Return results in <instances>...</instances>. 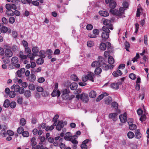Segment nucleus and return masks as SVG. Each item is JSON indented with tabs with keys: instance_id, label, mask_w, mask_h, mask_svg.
Instances as JSON below:
<instances>
[{
	"instance_id": "1",
	"label": "nucleus",
	"mask_w": 149,
	"mask_h": 149,
	"mask_svg": "<svg viewBox=\"0 0 149 149\" xmlns=\"http://www.w3.org/2000/svg\"><path fill=\"white\" fill-rule=\"evenodd\" d=\"M102 33L101 34L102 41H106L109 37V33L110 31L105 27H103L101 29Z\"/></svg>"
},
{
	"instance_id": "2",
	"label": "nucleus",
	"mask_w": 149,
	"mask_h": 149,
	"mask_svg": "<svg viewBox=\"0 0 149 149\" xmlns=\"http://www.w3.org/2000/svg\"><path fill=\"white\" fill-rule=\"evenodd\" d=\"M95 76V74L93 73L88 72L86 75H84L82 77V80L84 82H86L88 80H89L92 82H94V79Z\"/></svg>"
},
{
	"instance_id": "3",
	"label": "nucleus",
	"mask_w": 149,
	"mask_h": 149,
	"mask_svg": "<svg viewBox=\"0 0 149 149\" xmlns=\"http://www.w3.org/2000/svg\"><path fill=\"white\" fill-rule=\"evenodd\" d=\"M78 137L76 135L71 136V133L68 132L65 134V136H64V139L67 141H71L72 143H76L77 141L76 140Z\"/></svg>"
},
{
	"instance_id": "4",
	"label": "nucleus",
	"mask_w": 149,
	"mask_h": 149,
	"mask_svg": "<svg viewBox=\"0 0 149 149\" xmlns=\"http://www.w3.org/2000/svg\"><path fill=\"white\" fill-rule=\"evenodd\" d=\"M103 24L105 26L103 27H105L108 29L113 30V27L112 24H111V20L107 19H104L103 21Z\"/></svg>"
},
{
	"instance_id": "5",
	"label": "nucleus",
	"mask_w": 149,
	"mask_h": 149,
	"mask_svg": "<svg viewBox=\"0 0 149 149\" xmlns=\"http://www.w3.org/2000/svg\"><path fill=\"white\" fill-rule=\"evenodd\" d=\"M19 61L18 58L16 56H14L11 59V63L13 64H14L16 68H19L20 67V65L18 63Z\"/></svg>"
},
{
	"instance_id": "6",
	"label": "nucleus",
	"mask_w": 149,
	"mask_h": 149,
	"mask_svg": "<svg viewBox=\"0 0 149 149\" xmlns=\"http://www.w3.org/2000/svg\"><path fill=\"white\" fill-rule=\"evenodd\" d=\"M66 121H59L57 124V123H56V129L58 130H60L64 125H66Z\"/></svg>"
},
{
	"instance_id": "7",
	"label": "nucleus",
	"mask_w": 149,
	"mask_h": 149,
	"mask_svg": "<svg viewBox=\"0 0 149 149\" xmlns=\"http://www.w3.org/2000/svg\"><path fill=\"white\" fill-rule=\"evenodd\" d=\"M105 2L107 4L109 3V6L112 9H114L116 5V3L114 0H105Z\"/></svg>"
},
{
	"instance_id": "8",
	"label": "nucleus",
	"mask_w": 149,
	"mask_h": 149,
	"mask_svg": "<svg viewBox=\"0 0 149 149\" xmlns=\"http://www.w3.org/2000/svg\"><path fill=\"white\" fill-rule=\"evenodd\" d=\"M34 69H32L31 71V74L27 78V80L33 82L35 81L36 79V76L34 74Z\"/></svg>"
},
{
	"instance_id": "9",
	"label": "nucleus",
	"mask_w": 149,
	"mask_h": 149,
	"mask_svg": "<svg viewBox=\"0 0 149 149\" xmlns=\"http://www.w3.org/2000/svg\"><path fill=\"white\" fill-rule=\"evenodd\" d=\"M127 115L126 113H125L123 114L120 115L119 118L121 123H124L127 121Z\"/></svg>"
},
{
	"instance_id": "10",
	"label": "nucleus",
	"mask_w": 149,
	"mask_h": 149,
	"mask_svg": "<svg viewBox=\"0 0 149 149\" xmlns=\"http://www.w3.org/2000/svg\"><path fill=\"white\" fill-rule=\"evenodd\" d=\"M80 99L86 103L89 100L88 94L86 93H83L81 94Z\"/></svg>"
},
{
	"instance_id": "11",
	"label": "nucleus",
	"mask_w": 149,
	"mask_h": 149,
	"mask_svg": "<svg viewBox=\"0 0 149 149\" xmlns=\"http://www.w3.org/2000/svg\"><path fill=\"white\" fill-rule=\"evenodd\" d=\"M125 9L123 7H120L119 8V11H118L116 12V14L118 16L121 17L124 14V10Z\"/></svg>"
},
{
	"instance_id": "12",
	"label": "nucleus",
	"mask_w": 149,
	"mask_h": 149,
	"mask_svg": "<svg viewBox=\"0 0 149 149\" xmlns=\"http://www.w3.org/2000/svg\"><path fill=\"white\" fill-rule=\"evenodd\" d=\"M6 56L7 57H11L13 55V53L12 51L10 49H6L4 52Z\"/></svg>"
},
{
	"instance_id": "13",
	"label": "nucleus",
	"mask_w": 149,
	"mask_h": 149,
	"mask_svg": "<svg viewBox=\"0 0 149 149\" xmlns=\"http://www.w3.org/2000/svg\"><path fill=\"white\" fill-rule=\"evenodd\" d=\"M118 114L117 113H111L109 114V116L110 119H112L114 121H116L117 120V116Z\"/></svg>"
},
{
	"instance_id": "14",
	"label": "nucleus",
	"mask_w": 149,
	"mask_h": 149,
	"mask_svg": "<svg viewBox=\"0 0 149 149\" xmlns=\"http://www.w3.org/2000/svg\"><path fill=\"white\" fill-rule=\"evenodd\" d=\"M135 134L134 136H135V138L136 139H140L141 137L142 134L140 132L139 129H138L135 131Z\"/></svg>"
},
{
	"instance_id": "15",
	"label": "nucleus",
	"mask_w": 149,
	"mask_h": 149,
	"mask_svg": "<svg viewBox=\"0 0 149 149\" xmlns=\"http://www.w3.org/2000/svg\"><path fill=\"white\" fill-rule=\"evenodd\" d=\"M118 107V104L115 102H113L111 103V107L115 109H117L116 111L118 113H120V111L119 110L117 109Z\"/></svg>"
},
{
	"instance_id": "16",
	"label": "nucleus",
	"mask_w": 149,
	"mask_h": 149,
	"mask_svg": "<svg viewBox=\"0 0 149 149\" xmlns=\"http://www.w3.org/2000/svg\"><path fill=\"white\" fill-rule=\"evenodd\" d=\"M39 51V48L37 46L33 47L32 48V51L35 54V56H38V53Z\"/></svg>"
},
{
	"instance_id": "17",
	"label": "nucleus",
	"mask_w": 149,
	"mask_h": 149,
	"mask_svg": "<svg viewBox=\"0 0 149 149\" xmlns=\"http://www.w3.org/2000/svg\"><path fill=\"white\" fill-rule=\"evenodd\" d=\"M60 95V91L58 90L56 91V90H54L52 93V95L53 97H55L56 96L59 97Z\"/></svg>"
},
{
	"instance_id": "18",
	"label": "nucleus",
	"mask_w": 149,
	"mask_h": 149,
	"mask_svg": "<svg viewBox=\"0 0 149 149\" xmlns=\"http://www.w3.org/2000/svg\"><path fill=\"white\" fill-rule=\"evenodd\" d=\"M77 84L76 83L73 82L70 84V87L71 90H74L77 89Z\"/></svg>"
},
{
	"instance_id": "19",
	"label": "nucleus",
	"mask_w": 149,
	"mask_h": 149,
	"mask_svg": "<svg viewBox=\"0 0 149 149\" xmlns=\"http://www.w3.org/2000/svg\"><path fill=\"white\" fill-rule=\"evenodd\" d=\"M112 101V98L110 96H108L104 99V103L107 104H109Z\"/></svg>"
},
{
	"instance_id": "20",
	"label": "nucleus",
	"mask_w": 149,
	"mask_h": 149,
	"mask_svg": "<svg viewBox=\"0 0 149 149\" xmlns=\"http://www.w3.org/2000/svg\"><path fill=\"white\" fill-rule=\"evenodd\" d=\"M70 91L68 88L64 89L62 91V96L63 97H65L70 93Z\"/></svg>"
},
{
	"instance_id": "21",
	"label": "nucleus",
	"mask_w": 149,
	"mask_h": 149,
	"mask_svg": "<svg viewBox=\"0 0 149 149\" xmlns=\"http://www.w3.org/2000/svg\"><path fill=\"white\" fill-rule=\"evenodd\" d=\"M98 61L100 63V65L101 66L102 64L106 62L102 56H99L98 57Z\"/></svg>"
},
{
	"instance_id": "22",
	"label": "nucleus",
	"mask_w": 149,
	"mask_h": 149,
	"mask_svg": "<svg viewBox=\"0 0 149 149\" xmlns=\"http://www.w3.org/2000/svg\"><path fill=\"white\" fill-rule=\"evenodd\" d=\"M106 44L107 46V49L109 52L111 53L113 52V47L111 45V43L109 42H107Z\"/></svg>"
},
{
	"instance_id": "23",
	"label": "nucleus",
	"mask_w": 149,
	"mask_h": 149,
	"mask_svg": "<svg viewBox=\"0 0 149 149\" xmlns=\"http://www.w3.org/2000/svg\"><path fill=\"white\" fill-rule=\"evenodd\" d=\"M106 47L107 45L105 43L102 42L100 44L99 47L101 50L102 51L105 50Z\"/></svg>"
},
{
	"instance_id": "24",
	"label": "nucleus",
	"mask_w": 149,
	"mask_h": 149,
	"mask_svg": "<svg viewBox=\"0 0 149 149\" xmlns=\"http://www.w3.org/2000/svg\"><path fill=\"white\" fill-rule=\"evenodd\" d=\"M100 15L102 16L106 17L109 16V13L106 11H100L99 12Z\"/></svg>"
},
{
	"instance_id": "25",
	"label": "nucleus",
	"mask_w": 149,
	"mask_h": 149,
	"mask_svg": "<svg viewBox=\"0 0 149 149\" xmlns=\"http://www.w3.org/2000/svg\"><path fill=\"white\" fill-rule=\"evenodd\" d=\"M56 125V124L55 123H54L51 126H47L45 128V130L46 131H48V130H52L54 129V127Z\"/></svg>"
},
{
	"instance_id": "26",
	"label": "nucleus",
	"mask_w": 149,
	"mask_h": 149,
	"mask_svg": "<svg viewBox=\"0 0 149 149\" xmlns=\"http://www.w3.org/2000/svg\"><path fill=\"white\" fill-rule=\"evenodd\" d=\"M46 53V52L44 50H41L39 52V54H40L39 56L40 58H44L46 57V56L45 55Z\"/></svg>"
},
{
	"instance_id": "27",
	"label": "nucleus",
	"mask_w": 149,
	"mask_h": 149,
	"mask_svg": "<svg viewBox=\"0 0 149 149\" xmlns=\"http://www.w3.org/2000/svg\"><path fill=\"white\" fill-rule=\"evenodd\" d=\"M19 57L22 59H25L27 58V55H23V53L22 52L20 51L19 52Z\"/></svg>"
},
{
	"instance_id": "28",
	"label": "nucleus",
	"mask_w": 149,
	"mask_h": 149,
	"mask_svg": "<svg viewBox=\"0 0 149 149\" xmlns=\"http://www.w3.org/2000/svg\"><path fill=\"white\" fill-rule=\"evenodd\" d=\"M92 67H100V63L98 61H93L91 64Z\"/></svg>"
},
{
	"instance_id": "29",
	"label": "nucleus",
	"mask_w": 149,
	"mask_h": 149,
	"mask_svg": "<svg viewBox=\"0 0 149 149\" xmlns=\"http://www.w3.org/2000/svg\"><path fill=\"white\" fill-rule=\"evenodd\" d=\"M96 96V92L94 91H91L89 93V96L91 97L94 98Z\"/></svg>"
},
{
	"instance_id": "30",
	"label": "nucleus",
	"mask_w": 149,
	"mask_h": 149,
	"mask_svg": "<svg viewBox=\"0 0 149 149\" xmlns=\"http://www.w3.org/2000/svg\"><path fill=\"white\" fill-rule=\"evenodd\" d=\"M24 93L25 96L27 98L30 97L31 94V91L29 90H26Z\"/></svg>"
},
{
	"instance_id": "31",
	"label": "nucleus",
	"mask_w": 149,
	"mask_h": 149,
	"mask_svg": "<svg viewBox=\"0 0 149 149\" xmlns=\"http://www.w3.org/2000/svg\"><path fill=\"white\" fill-rule=\"evenodd\" d=\"M102 67L104 70H107L109 68V65L107 64L106 63H104L102 64Z\"/></svg>"
},
{
	"instance_id": "32",
	"label": "nucleus",
	"mask_w": 149,
	"mask_h": 149,
	"mask_svg": "<svg viewBox=\"0 0 149 149\" xmlns=\"http://www.w3.org/2000/svg\"><path fill=\"white\" fill-rule=\"evenodd\" d=\"M36 141V139L34 137H32L31 139V146L33 147H35L34 146L37 144V142Z\"/></svg>"
},
{
	"instance_id": "33",
	"label": "nucleus",
	"mask_w": 149,
	"mask_h": 149,
	"mask_svg": "<svg viewBox=\"0 0 149 149\" xmlns=\"http://www.w3.org/2000/svg\"><path fill=\"white\" fill-rule=\"evenodd\" d=\"M10 101L8 99H6L4 102L3 106L4 107L7 108L9 106Z\"/></svg>"
},
{
	"instance_id": "34",
	"label": "nucleus",
	"mask_w": 149,
	"mask_h": 149,
	"mask_svg": "<svg viewBox=\"0 0 149 149\" xmlns=\"http://www.w3.org/2000/svg\"><path fill=\"white\" fill-rule=\"evenodd\" d=\"M102 69L100 67L96 68L95 70V73L97 75H98L102 72Z\"/></svg>"
},
{
	"instance_id": "35",
	"label": "nucleus",
	"mask_w": 149,
	"mask_h": 149,
	"mask_svg": "<svg viewBox=\"0 0 149 149\" xmlns=\"http://www.w3.org/2000/svg\"><path fill=\"white\" fill-rule=\"evenodd\" d=\"M127 136L129 139H132L135 136L134 133L131 131L128 132L127 134Z\"/></svg>"
},
{
	"instance_id": "36",
	"label": "nucleus",
	"mask_w": 149,
	"mask_h": 149,
	"mask_svg": "<svg viewBox=\"0 0 149 149\" xmlns=\"http://www.w3.org/2000/svg\"><path fill=\"white\" fill-rule=\"evenodd\" d=\"M35 54L31 53H29L27 55V57L29 58L31 61L33 60L35 58Z\"/></svg>"
},
{
	"instance_id": "37",
	"label": "nucleus",
	"mask_w": 149,
	"mask_h": 149,
	"mask_svg": "<svg viewBox=\"0 0 149 149\" xmlns=\"http://www.w3.org/2000/svg\"><path fill=\"white\" fill-rule=\"evenodd\" d=\"M108 61V63L110 64H112L114 63V59L111 56L109 57Z\"/></svg>"
},
{
	"instance_id": "38",
	"label": "nucleus",
	"mask_w": 149,
	"mask_h": 149,
	"mask_svg": "<svg viewBox=\"0 0 149 149\" xmlns=\"http://www.w3.org/2000/svg\"><path fill=\"white\" fill-rule=\"evenodd\" d=\"M111 86L112 88L116 89H118L119 88V85L116 83H113L111 84Z\"/></svg>"
},
{
	"instance_id": "39",
	"label": "nucleus",
	"mask_w": 149,
	"mask_h": 149,
	"mask_svg": "<svg viewBox=\"0 0 149 149\" xmlns=\"http://www.w3.org/2000/svg\"><path fill=\"white\" fill-rule=\"evenodd\" d=\"M47 127L46 124L45 123H43L39 125L38 128L39 129H43L46 128Z\"/></svg>"
},
{
	"instance_id": "40",
	"label": "nucleus",
	"mask_w": 149,
	"mask_h": 149,
	"mask_svg": "<svg viewBox=\"0 0 149 149\" xmlns=\"http://www.w3.org/2000/svg\"><path fill=\"white\" fill-rule=\"evenodd\" d=\"M43 58H38L36 61V63L38 64H42L44 63V59H43Z\"/></svg>"
},
{
	"instance_id": "41",
	"label": "nucleus",
	"mask_w": 149,
	"mask_h": 149,
	"mask_svg": "<svg viewBox=\"0 0 149 149\" xmlns=\"http://www.w3.org/2000/svg\"><path fill=\"white\" fill-rule=\"evenodd\" d=\"M129 128L132 130H134L136 128V126L135 125L132 124L131 125H129Z\"/></svg>"
},
{
	"instance_id": "42",
	"label": "nucleus",
	"mask_w": 149,
	"mask_h": 149,
	"mask_svg": "<svg viewBox=\"0 0 149 149\" xmlns=\"http://www.w3.org/2000/svg\"><path fill=\"white\" fill-rule=\"evenodd\" d=\"M24 131V129L23 127L21 126L19 127L17 130L18 133L19 134H22Z\"/></svg>"
},
{
	"instance_id": "43",
	"label": "nucleus",
	"mask_w": 149,
	"mask_h": 149,
	"mask_svg": "<svg viewBox=\"0 0 149 149\" xmlns=\"http://www.w3.org/2000/svg\"><path fill=\"white\" fill-rule=\"evenodd\" d=\"M16 94L15 91H10L8 94L9 96L11 98L14 97L15 96Z\"/></svg>"
},
{
	"instance_id": "44",
	"label": "nucleus",
	"mask_w": 149,
	"mask_h": 149,
	"mask_svg": "<svg viewBox=\"0 0 149 149\" xmlns=\"http://www.w3.org/2000/svg\"><path fill=\"white\" fill-rule=\"evenodd\" d=\"M11 49L14 52L19 51V48L16 45H13L11 47Z\"/></svg>"
},
{
	"instance_id": "45",
	"label": "nucleus",
	"mask_w": 149,
	"mask_h": 149,
	"mask_svg": "<svg viewBox=\"0 0 149 149\" xmlns=\"http://www.w3.org/2000/svg\"><path fill=\"white\" fill-rule=\"evenodd\" d=\"M139 57L140 56L139 54L137 53L136 56L132 59V61L134 63L135 61H137L138 59L139 58Z\"/></svg>"
},
{
	"instance_id": "46",
	"label": "nucleus",
	"mask_w": 149,
	"mask_h": 149,
	"mask_svg": "<svg viewBox=\"0 0 149 149\" xmlns=\"http://www.w3.org/2000/svg\"><path fill=\"white\" fill-rule=\"evenodd\" d=\"M6 14L9 16H13L14 15V12L11 9L9 10H6Z\"/></svg>"
},
{
	"instance_id": "47",
	"label": "nucleus",
	"mask_w": 149,
	"mask_h": 149,
	"mask_svg": "<svg viewBox=\"0 0 149 149\" xmlns=\"http://www.w3.org/2000/svg\"><path fill=\"white\" fill-rule=\"evenodd\" d=\"M22 134L23 137H28L29 135V132L26 131H24Z\"/></svg>"
},
{
	"instance_id": "48",
	"label": "nucleus",
	"mask_w": 149,
	"mask_h": 149,
	"mask_svg": "<svg viewBox=\"0 0 149 149\" xmlns=\"http://www.w3.org/2000/svg\"><path fill=\"white\" fill-rule=\"evenodd\" d=\"M20 124L22 126H24L26 123V120L24 118H22L20 120Z\"/></svg>"
},
{
	"instance_id": "49",
	"label": "nucleus",
	"mask_w": 149,
	"mask_h": 149,
	"mask_svg": "<svg viewBox=\"0 0 149 149\" xmlns=\"http://www.w3.org/2000/svg\"><path fill=\"white\" fill-rule=\"evenodd\" d=\"M125 49L127 51H129L128 49L130 47V44L127 41H126L125 43Z\"/></svg>"
},
{
	"instance_id": "50",
	"label": "nucleus",
	"mask_w": 149,
	"mask_h": 149,
	"mask_svg": "<svg viewBox=\"0 0 149 149\" xmlns=\"http://www.w3.org/2000/svg\"><path fill=\"white\" fill-rule=\"evenodd\" d=\"M71 79L74 81H77L78 78L75 74H73L71 76Z\"/></svg>"
},
{
	"instance_id": "51",
	"label": "nucleus",
	"mask_w": 149,
	"mask_h": 149,
	"mask_svg": "<svg viewBox=\"0 0 149 149\" xmlns=\"http://www.w3.org/2000/svg\"><path fill=\"white\" fill-rule=\"evenodd\" d=\"M16 103L15 102H12L10 103L9 106L12 108H14L16 106Z\"/></svg>"
},
{
	"instance_id": "52",
	"label": "nucleus",
	"mask_w": 149,
	"mask_h": 149,
	"mask_svg": "<svg viewBox=\"0 0 149 149\" xmlns=\"http://www.w3.org/2000/svg\"><path fill=\"white\" fill-rule=\"evenodd\" d=\"M15 21V18L13 17H11L9 18V22L10 23L13 24Z\"/></svg>"
},
{
	"instance_id": "53",
	"label": "nucleus",
	"mask_w": 149,
	"mask_h": 149,
	"mask_svg": "<svg viewBox=\"0 0 149 149\" xmlns=\"http://www.w3.org/2000/svg\"><path fill=\"white\" fill-rule=\"evenodd\" d=\"M3 60V62L5 64H8L10 62V61L9 59L7 58H5L4 57H3L2 58Z\"/></svg>"
},
{
	"instance_id": "54",
	"label": "nucleus",
	"mask_w": 149,
	"mask_h": 149,
	"mask_svg": "<svg viewBox=\"0 0 149 149\" xmlns=\"http://www.w3.org/2000/svg\"><path fill=\"white\" fill-rule=\"evenodd\" d=\"M129 77L132 80H134L136 78V75L132 73L130 74Z\"/></svg>"
},
{
	"instance_id": "55",
	"label": "nucleus",
	"mask_w": 149,
	"mask_h": 149,
	"mask_svg": "<svg viewBox=\"0 0 149 149\" xmlns=\"http://www.w3.org/2000/svg\"><path fill=\"white\" fill-rule=\"evenodd\" d=\"M2 31L3 33H5L7 32L8 30V28L5 26H3L1 27Z\"/></svg>"
},
{
	"instance_id": "56",
	"label": "nucleus",
	"mask_w": 149,
	"mask_h": 149,
	"mask_svg": "<svg viewBox=\"0 0 149 149\" xmlns=\"http://www.w3.org/2000/svg\"><path fill=\"white\" fill-rule=\"evenodd\" d=\"M7 134L10 136H13L14 134V132L10 130H8L6 132Z\"/></svg>"
},
{
	"instance_id": "57",
	"label": "nucleus",
	"mask_w": 149,
	"mask_h": 149,
	"mask_svg": "<svg viewBox=\"0 0 149 149\" xmlns=\"http://www.w3.org/2000/svg\"><path fill=\"white\" fill-rule=\"evenodd\" d=\"M104 97L103 95L101 94L99 95L96 99V101L97 102L100 101L101 99H103Z\"/></svg>"
},
{
	"instance_id": "58",
	"label": "nucleus",
	"mask_w": 149,
	"mask_h": 149,
	"mask_svg": "<svg viewBox=\"0 0 149 149\" xmlns=\"http://www.w3.org/2000/svg\"><path fill=\"white\" fill-rule=\"evenodd\" d=\"M87 45L89 47H91L92 46H93L94 43V42L93 41H88L87 42Z\"/></svg>"
},
{
	"instance_id": "59",
	"label": "nucleus",
	"mask_w": 149,
	"mask_h": 149,
	"mask_svg": "<svg viewBox=\"0 0 149 149\" xmlns=\"http://www.w3.org/2000/svg\"><path fill=\"white\" fill-rule=\"evenodd\" d=\"M59 117V116L58 114L56 115L53 118L52 121L55 123L56 124L57 123V120Z\"/></svg>"
},
{
	"instance_id": "60",
	"label": "nucleus",
	"mask_w": 149,
	"mask_h": 149,
	"mask_svg": "<svg viewBox=\"0 0 149 149\" xmlns=\"http://www.w3.org/2000/svg\"><path fill=\"white\" fill-rule=\"evenodd\" d=\"M6 132V130H2L0 133V134L2 135L3 137H5L6 136L7 134Z\"/></svg>"
},
{
	"instance_id": "61",
	"label": "nucleus",
	"mask_w": 149,
	"mask_h": 149,
	"mask_svg": "<svg viewBox=\"0 0 149 149\" xmlns=\"http://www.w3.org/2000/svg\"><path fill=\"white\" fill-rule=\"evenodd\" d=\"M20 88V86L19 85L17 84L14 85V91L16 92H17L19 91V89Z\"/></svg>"
},
{
	"instance_id": "62",
	"label": "nucleus",
	"mask_w": 149,
	"mask_h": 149,
	"mask_svg": "<svg viewBox=\"0 0 149 149\" xmlns=\"http://www.w3.org/2000/svg\"><path fill=\"white\" fill-rule=\"evenodd\" d=\"M25 52L26 54L31 53V49L29 47H26L25 48Z\"/></svg>"
},
{
	"instance_id": "63",
	"label": "nucleus",
	"mask_w": 149,
	"mask_h": 149,
	"mask_svg": "<svg viewBox=\"0 0 149 149\" xmlns=\"http://www.w3.org/2000/svg\"><path fill=\"white\" fill-rule=\"evenodd\" d=\"M146 119V116L145 114H144L141 116V118H140V120L143 121H144Z\"/></svg>"
},
{
	"instance_id": "64",
	"label": "nucleus",
	"mask_w": 149,
	"mask_h": 149,
	"mask_svg": "<svg viewBox=\"0 0 149 149\" xmlns=\"http://www.w3.org/2000/svg\"><path fill=\"white\" fill-rule=\"evenodd\" d=\"M31 149H42L40 143H39V144L36 145V147H33Z\"/></svg>"
}]
</instances>
